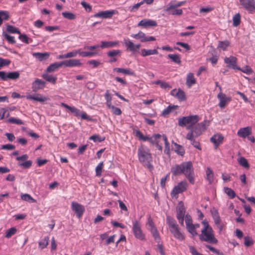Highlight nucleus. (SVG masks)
Instances as JSON below:
<instances>
[{"label": "nucleus", "instance_id": "obj_8", "mask_svg": "<svg viewBox=\"0 0 255 255\" xmlns=\"http://www.w3.org/2000/svg\"><path fill=\"white\" fill-rule=\"evenodd\" d=\"M132 231L135 238L141 241L145 240V235L141 229V224L139 221H132Z\"/></svg>", "mask_w": 255, "mask_h": 255}, {"label": "nucleus", "instance_id": "obj_60", "mask_svg": "<svg viewBox=\"0 0 255 255\" xmlns=\"http://www.w3.org/2000/svg\"><path fill=\"white\" fill-rule=\"evenodd\" d=\"M245 239V242L244 244L245 246L247 247H249L254 244V241L252 240V239L249 236H246L244 238Z\"/></svg>", "mask_w": 255, "mask_h": 255}, {"label": "nucleus", "instance_id": "obj_11", "mask_svg": "<svg viewBox=\"0 0 255 255\" xmlns=\"http://www.w3.org/2000/svg\"><path fill=\"white\" fill-rule=\"evenodd\" d=\"M209 121H204L193 127L189 132H192L193 134H194L195 137H198L201 135L203 132L209 126Z\"/></svg>", "mask_w": 255, "mask_h": 255}, {"label": "nucleus", "instance_id": "obj_64", "mask_svg": "<svg viewBox=\"0 0 255 255\" xmlns=\"http://www.w3.org/2000/svg\"><path fill=\"white\" fill-rule=\"evenodd\" d=\"M87 64L92 65V68H95L98 67L101 64V63L96 60H91L87 62Z\"/></svg>", "mask_w": 255, "mask_h": 255}, {"label": "nucleus", "instance_id": "obj_46", "mask_svg": "<svg viewBox=\"0 0 255 255\" xmlns=\"http://www.w3.org/2000/svg\"><path fill=\"white\" fill-rule=\"evenodd\" d=\"M237 70L242 71V72L246 73L248 75H251L253 74V70L251 68V67L249 66H246L245 67H243L242 68L238 67Z\"/></svg>", "mask_w": 255, "mask_h": 255}, {"label": "nucleus", "instance_id": "obj_54", "mask_svg": "<svg viewBox=\"0 0 255 255\" xmlns=\"http://www.w3.org/2000/svg\"><path fill=\"white\" fill-rule=\"evenodd\" d=\"M6 30L8 32L11 33L20 34V32L18 28L10 25H8L7 26Z\"/></svg>", "mask_w": 255, "mask_h": 255}, {"label": "nucleus", "instance_id": "obj_3", "mask_svg": "<svg viewBox=\"0 0 255 255\" xmlns=\"http://www.w3.org/2000/svg\"><path fill=\"white\" fill-rule=\"evenodd\" d=\"M137 155L139 162L143 166L149 170L152 169L153 166L151 164L152 157L148 147L144 145L140 146L138 148Z\"/></svg>", "mask_w": 255, "mask_h": 255}, {"label": "nucleus", "instance_id": "obj_9", "mask_svg": "<svg viewBox=\"0 0 255 255\" xmlns=\"http://www.w3.org/2000/svg\"><path fill=\"white\" fill-rule=\"evenodd\" d=\"M186 227L188 232L190 233L193 237L198 235L197 229L200 226L199 224H193L191 217L189 215H186L185 217Z\"/></svg>", "mask_w": 255, "mask_h": 255}, {"label": "nucleus", "instance_id": "obj_34", "mask_svg": "<svg viewBox=\"0 0 255 255\" xmlns=\"http://www.w3.org/2000/svg\"><path fill=\"white\" fill-rule=\"evenodd\" d=\"M62 66V61L51 64L46 69L47 72H54Z\"/></svg>", "mask_w": 255, "mask_h": 255}, {"label": "nucleus", "instance_id": "obj_26", "mask_svg": "<svg viewBox=\"0 0 255 255\" xmlns=\"http://www.w3.org/2000/svg\"><path fill=\"white\" fill-rule=\"evenodd\" d=\"M195 137L194 134H193L192 132H189L186 136V139L190 141L191 144L194 147L199 150H201L202 148L199 142L195 140Z\"/></svg>", "mask_w": 255, "mask_h": 255}, {"label": "nucleus", "instance_id": "obj_30", "mask_svg": "<svg viewBox=\"0 0 255 255\" xmlns=\"http://www.w3.org/2000/svg\"><path fill=\"white\" fill-rule=\"evenodd\" d=\"M26 98L27 100H34L40 102H44L48 100V98L43 97L40 94H37L35 96H32L30 94L26 96Z\"/></svg>", "mask_w": 255, "mask_h": 255}, {"label": "nucleus", "instance_id": "obj_40", "mask_svg": "<svg viewBox=\"0 0 255 255\" xmlns=\"http://www.w3.org/2000/svg\"><path fill=\"white\" fill-rule=\"evenodd\" d=\"M153 83L159 85L161 88L164 89H169L171 88V86L168 83L161 80L154 81Z\"/></svg>", "mask_w": 255, "mask_h": 255}, {"label": "nucleus", "instance_id": "obj_1", "mask_svg": "<svg viewBox=\"0 0 255 255\" xmlns=\"http://www.w3.org/2000/svg\"><path fill=\"white\" fill-rule=\"evenodd\" d=\"M171 172L174 176L183 174L191 184H194L195 183L194 168L191 161L184 162L180 164H175L172 166Z\"/></svg>", "mask_w": 255, "mask_h": 255}, {"label": "nucleus", "instance_id": "obj_32", "mask_svg": "<svg viewBox=\"0 0 255 255\" xmlns=\"http://www.w3.org/2000/svg\"><path fill=\"white\" fill-rule=\"evenodd\" d=\"M113 71L114 72H116L117 73H123L125 75H130V76H134L135 73L134 72L129 68H115L113 69Z\"/></svg>", "mask_w": 255, "mask_h": 255}, {"label": "nucleus", "instance_id": "obj_10", "mask_svg": "<svg viewBox=\"0 0 255 255\" xmlns=\"http://www.w3.org/2000/svg\"><path fill=\"white\" fill-rule=\"evenodd\" d=\"M61 106L64 107L69 110L71 113L74 114V116L77 117H81L82 120H86L88 121H91V118L88 116L85 112L81 111L79 109L75 107H71L66 104L61 103Z\"/></svg>", "mask_w": 255, "mask_h": 255}, {"label": "nucleus", "instance_id": "obj_21", "mask_svg": "<svg viewBox=\"0 0 255 255\" xmlns=\"http://www.w3.org/2000/svg\"><path fill=\"white\" fill-rule=\"evenodd\" d=\"M224 62L227 64L228 67H232L234 69H237V58L236 57L230 56V57H226L224 58Z\"/></svg>", "mask_w": 255, "mask_h": 255}, {"label": "nucleus", "instance_id": "obj_61", "mask_svg": "<svg viewBox=\"0 0 255 255\" xmlns=\"http://www.w3.org/2000/svg\"><path fill=\"white\" fill-rule=\"evenodd\" d=\"M174 109H175L174 106H169L168 107H167L166 109H165L162 111V115L163 116H166L168 115V114H169L171 112V111Z\"/></svg>", "mask_w": 255, "mask_h": 255}, {"label": "nucleus", "instance_id": "obj_43", "mask_svg": "<svg viewBox=\"0 0 255 255\" xmlns=\"http://www.w3.org/2000/svg\"><path fill=\"white\" fill-rule=\"evenodd\" d=\"M9 19V12L7 11H0V26L2 23L3 20H7Z\"/></svg>", "mask_w": 255, "mask_h": 255}, {"label": "nucleus", "instance_id": "obj_16", "mask_svg": "<svg viewBox=\"0 0 255 255\" xmlns=\"http://www.w3.org/2000/svg\"><path fill=\"white\" fill-rule=\"evenodd\" d=\"M118 13V12L116 10L101 11L95 14L94 17L102 18H111L114 14Z\"/></svg>", "mask_w": 255, "mask_h": 255}, {"label": "nucleus", "instance_id": "obj_13", "mask_svg": "<svg viewBox=\"0 0 255 255\" xmlns=\"http://www.w3.org/2000/svg\"><path fill=\"white\" fill-rule=\"evenodd\" d=\"M187 187L188 184L186 181L180 182L171 191V196L173 198L178 194L183 193L187 190Z\"/></svg>", "mask_w": 255, "mask_h": 255}, {"label": "nucleus", "instance_id": "obj_41", "mask_svg": "<svg viewBox=\"0 0 255 255\" xmlns=\"http://www.w3.org/2000/svg\"><path fill=\"white\" fill-rule=\"evenodd\" d=\"M150 226L151 227V232L153 237L155 240H156L157 242H159L160 240V236L157 229L154 226H153L151 223L150 224Z\"/></svg>", "mask_w": 255, "mask_h": 255}, {"label": "nucleus", "instance_id": "obj_36", "mask_svg": "<svg viewBox=\"0 0 255 255\" xmlns=\"http://www.w3.org/2000/svg\"><path fill=\"white\" fill-rule=\"evenodd\" d=\"M158 53V52L156 49H142L140 51V54L143 57H145L151 55L157 54Z\"/></svg>", "mask_w": 255, "mask_h": 255}, {"label": "nucleus", "instance_id": "obj_63", "mask_svg": "<svg viewBox=\"0 0 255 255\" xmlns=\"http://www.w3.org/2000/svg\"><path fill=\"white\" fill-rule=\"evenodd\" d=\"M230 42L226 40L224 41H220L219 42V47L222 48L223 50H226L227 47L229 46Z\"/></svg>", "mask_w": 255, "mask_h": 255}, {"label": "nucleus", "instance_id": "obj_42", "mask_svg": "<svg viewBox=\"0 0 255 255\" xmlns=\"http://www.w3.org/2000/svg\"><path fill=\"white\" fill-rule=\"evenodd\" d=\"M105 98L106 101V104L107 107L112 105V96L110 93V90H106L105 94Z\"/></svg>", "mask_w": 255, "mask_h": 255}, {"label": "nucleus", "instance_id": "obj_17", "mask_svg": "<svg viewBox=\"0 0 255 255\" xmlns=\"http://www.w3.org/2000/svg\"><path fill=\"white\" fill-rule=\"evenodd\" d=\"M218 99L219 100V106L221 109L224 108L227 104L232 101L231 97H227L225 94L220 92L217 96Z\"/></svg>", "mask_w": 255, "mask_h": 255}, {"label": "nucleus", "instance_id": "obj_18", "mask_svg": "<svg viewBox=\"0 0 255 255\" xmlns=\"http://www.w3.org/2000/svg\"><path fill=\"white\" fill-rule=\"evenodd\" d=\"M124 42L127 48V50L131 51L133 53L139 50L140 47V45L139 44H134L128 39H125Z\"/></svg>", "mask_w": 255, "mask_h": 255}, {"label": "nucleus", "instance_id": "obj_44", "mask_svg": "<svg viewBox=\"0 0 255 255\" xmlns=\"http://www.w3.org/2000/svg\"><path fill=\"white\" fill-rule=\"evenodd\" d=\"M145 34L143 32L140 31L137 34H133L131 35V36L135 39H140V41L142 42H144V41H142L145 39Z\"/></svg>", "mask_w": 255, "mask_h": 255}, {"label": "nucleus", "instance_id": "obj_2", "mask_svg": "<svg viewBox=\"0 0 255 255\" xmlns=\"http://www.w3.org/2000/svg\"><path fill=\"white\" fill-rule=\"evenodd\" d=\"M202 224L203 227L201 230V233L199 235V239L201 241L216 244L218 241L215 238L214 231L208 221L204 220L202 222Z\"/></svg>", "mask_w": 255, "mask_h": 255}, {"label": "nucleus", "instance_id": "obj_62", "mask_svg": "<svg viewBox=\"0 0 255 255\" xmlns=\"http://www.w3.org/2000/svg\"><path fill=\"white\" fill-rule=\"evenodd\" d=\"M32 164V161L31 160H26L25 162H23L21 163H19L18 165L24 168H30Z\"/></svg>", "mask_w": 255, "mask_h": 255}, {"label": "nucleus", "instance_id": "obj_25", "mask_svg": "<svg viewBox=\"0 0 255 255\" xmlns=\"http://www.w3.org/2000/svg\"><path fill=\"white\" fill-rule=\"evenodd\" d=\"M224 136L220 133L213 135L210 138V141L214 143L215 148H217L219 145L222 143Z\"/></svg>", "mask_w": 255, "mask_h": 255}, {"label": "nucleus", "instance_id": "obj_51", "mask_svg": "<svg viewBox=\"0 0 255 255\" xmlns=\"http://www.w3.org/2000/svg\"><path fill=\"white\" fill-rule=\"evenodd\" d=\"M185 209L183 204L179 205L177 210V217H184Z\"/></svg>", "mask_w": 255, "mask_h": 255}, {"label": "nucleus", "instance_id": "obj_23", "mask_svg": "<svg viewBox=\"0 0 255 255\" xmlns=\"http://www.w3.org/2000/svg\"><path fill=\"white\" fill-rule=\"evenodd\" d=\"M46 85V82L41 79L36 78L32 83V89L33 91L37 92L40 89H43Z\"/></svg>", "mask_w": 255, "mask_h": 255}, {"label": "nucleus", "instance_id": "obj_28", "mask_svg": "<svg viewBox=\"0 0 255 255\" xmlns=\"http://www.w3.org/2000/svg\"><path fill=\"white\" fill-rule=\"evenodd\" d=\"M252 133V128L250 127H247L243 128H241L239 129L237 134L239 136L242 138H246Z\"/></svg>", "mask_w": 255, "mask_h": 255}, {"label": "nucleus", "instance_id": "obj_59", "mask_svg": "<svg viewBox=\"0 0 255 255\" xmlns=\"http://www.w3.org/2000/svg\"><path fill=\"white\" fill-rule=\"evenodd\" d=\"M62 15L65 18L70 20L74 19L76 18L75 15L70 12H62Z\"/></svg>", "mask_w": 255, "mask_h": 255}, {"label": "nucleus", "instance_id": "obj_47", "mask_svg": "<svg viewBox=\"0 0 255 255\" xmlns=\"http://www.w3.org/2000/svg\"><path fill=\"white\" fill-rule=\"evenodd\" d=\"M168 57L175 63L177 64L181 63V58L179 54H169L168 55Z\"/></svg>", "mask_w": 255, "mask_h": 255}, {"label": "nucleus", "instance_id": "obj_56", "mask_svg": "<svg viewBox=\"0 0 255 255\" xmlns=\"http://www.w3.org/2000/svg\"><path fill=\"white\" fill-rule=\"evenodd\" d=\"M2 35L6 39V40L10 43L13 44L15 43L14 37L11 36L5 32L2 33Z\"/></svg>", "mask_w": 255, "mask_h": 255}, {"label": "nucleus", "instance_id": "obj_50", "mask_svg": "<svg viewBox=\"0 0 255 255\" xmlns=\"http://www.w3.org/2000/svg\"><path fill=\"white\" fill-rule=\"evenodd\" d=\"M233 25L235 27L239 26L241 23V15L239 13L236 14L233 18Z\"/></svg>", "mask_w": 255, "mask_h": 255}, {"label": "nucleus", "instance_id": "obj_48", "mask_svg": "<svg viewBox=\"0 0 255 255\" xmlns=\"http://www.w3.org/2000/svg\"><path fill=\"white\" fill-rule=\"evenodd\" d=\"M7 122L8 123L16 124L18 125H21L24 124V122L18 119H16L13 117H11L7 120Z\"/></svg>", "mask_w": 255, "mask_h": 255}, {"label": "nucleus", "instance_id": "obj_19", "mask_svg": "<svg viewBox=\"0 0 255 255\" xmlns=\"http://www.w3.org/2000/svg\"><path fill=\"white\" fill-rule=\"evenodd\" d=\"M170 94L180 101H184L186 100V94L181 89H174L172 90L170 92Z\"/></svg>", "mask_w": 255, "mask_h": 255}, {"label": "nucleus", "instance_id": "obj_37", "mask_svg": "<svg viewBox=\"0 0 255 255\" xmlns=\"http://www.w3.org/2000/svg\"><path fill=\"white\" fill-rule=\"evenodd\" d=\"M49 238L48 236L44 237L43 239L38 242V247L41 250L46 248L49 244Z\"/></svg>", "mask_w": 255, "mask_h": 255}, {"label": "nucleus", "instance_id": "obj_24", "mask_svg": "<svg viewBox=\"0 0 255 255\" xmlns=\"http://www.w3.org/2000/svg\"><path fill=\"white\" fill-rule=\"evenodd\" d=\"M137 25L138 26H143L145 28L155 27L157 26V22L152 19H143L138 22Z\"/></svg>", "mask_w": 255, "mask_h": 255}, {"label": "nucleus", "instance_id": "obj_27", "mask_svg": "<svg viewBox=\"0 0 255 255\" xmlns=\"http://www.w3.org/2000/svg\"><path fill=\"white\" fill-rule=\"evenodd\" d=\"M4 76L3 81H7L8 80H15L19 78V73L17 71L10 72H5L4 71Z\"/></svg>", "mask_w": 255, "mask_h": 255}, {"label": "nucleus", "instance_id": "obj_5", "mask_svg": "<svg viewBox=\"0 0 255 255\" xmlns=\"http://www.w3.org/2000/svg\"><path fill=\"white\" fill-rule=\"evenodd\" d=\"M148 141L152 144H155L160 151H162V149L161 141H164L165 144L164 152L166 154L169 153L170 145L167 136L163 134L161 135L159 134H154L152 137H149Z\"/></svg>", "mask_w": 255, "mask_h": 255}, {"label": "nucleus", "instance_id": "obj_57", "mask_svg": "<svg viewBox=\"0 0 255 255\" xmlns=\"http://www.w3.org/2000/svg\"><path fill=\"white\" fill-rule=\"evenodd\" d=\"M226 193L231 198L233 199L236 196V193L235 191L231 188L229 187H225L224 188Z\"/></svg>", "mask_w": 255, "mask_h": 255}, {"label": "nucleus", "instance_id": "obj_53", "mask_svg": "<svg viewBox=\"0 0 255 255\" xmlns=\"http://www.w3.org/2000/svg\"><path fill=\"white\" fill-rule=\"evenodd\" d=\"M103 166V162H101L96 167V174L97 176L100 177L101 176Z\"/></svg>", "mask_w": 255, "mask_h": 255}, {"label": "nucleus", "instance_id": "obj_22", "mask_svg": "<svg viewBox=\"0 0 255 255\" xmlns=\"http://www.w3.org/2000/svg\"><path fill=\"white\" fill-rule=\"evenodd\" d=\"M62 66L64 65L65 67H73L75 66H80L82 65V63L80 62L79 59H71L69 60H66L62 61Z\"/></svg>", "mask_w": 255, "mask_h": 255}, {"label": "nucleus", "instance_id": "obj_15", "mask_svg": "<svg viewBox=\"0 0 255 255\" xmlns=\"http://www.w3.org/2000/svg\"><path fill=\"white\" fill-rule=\"evenodd\" d=\"M71 209L75 212L76 217L78 218H80L83 216L85 211V207L83 205L76 202H72Z\"/></svg>", "mask_w": 255, "mask_h": 255}, {"label": "nucleus", "instance_id": "obj_33", "mask_svg": "<svg viewBox=\"0 0 255 255\" xmlns=\"http://www.w3.org/2000/svg\"><path fill=\"white\" fill-rule=\"evenodd\" d=\"M196 83V80L192 73H189L187 75L186 84L188 88H191Z\"/></svg>", "mask_w": 255, "mask_h": 255}, {"label": "nucleus", "instance_id": "obj_7", "mask_svg": "<svg viewBox=\"0 0 255 255\" xmlns=\"http://www.w3.org/2000/svg\"><path fill=\"white\" fill-rule=\"evenodd\" d=\"M98 53L95 51H82V49L73 50L65 54L59 55L58 58L59 59L69 58L76 57L77 54L82 57H92L97 55Z\"/></svg>", "mask_w": 255, "mask_h": 255}, {"label": "nucleus", "instance_id": "obj_4", "mask_svg": "<svg viewBox=\"0 0 255 255\" xmlns=\"http://www.w3.org/2000/svg\"><path fill=\"white\" fill-rule=\"evenodd\" d=\"M166 223L168 225L170 232L175 239L180 241H183L185 240L184 234L180 231V229L174 219L170 216H167Z\"/></svg>", "mask_w": 255, "mask_h": 255}, {"label": "nucleus", "instance_id": "obj_38", "mask_svg": "<svg viewBox=\"0 0 255 255\" xmlns=\"http://www.w3.org/2000/svg\"><path fill=\"white\" fill-rule=\"evenodd\" d=\"M206 179L210 184L214 181V173L210 167H207L206 170Z\"/></svg>", "mask_w": 255, "mask_h": 255}, {"label": "nucleus", "instance_id": "obj_35", "mask_svg": "<svg viewBox=\"0 0 255 255\" xmlns=\"http://www.w3.org/2000/svg\"><path fill=\"white\" fill-rule=\"evenodd\" d=\"M33 56L39 61H42L43 60L48 59L50 56L48 52H35L32 54Z\"/></svg>", "mask_w": 255, "mask_h": 255}, {"label": "nucleus", "instance_id": "obj_45", "mask_svg": "<svg viewBox=\"0 0 255 255\" xmlns=\"http://www.w3.org/2000/svg\"><path fill=\"white\" fill-rule=\"evenodd\" d=\"M238 163L240 165L246 168H249L250 167V164L248 163V160L244 157H241L238 159Z\"/></svg>", "mask_w": 255, "mask_h": 255}, {"label": "nucleus", "instance_id": "obj_14", "mask_svg": "<svg viewBox=\"0 0 255 255\" xmlns=\"http://www.w3.org/2000/svg\"><path fill=\"white\" fill-rule=\"evenodd\" d=\"M240 3L242 7L249 13H253L255 12V0H240Z\"/></svg>", "mask_w": 255, "mask_h": 255}, {"label": "nucleus", "instance_id": "obj_20", "mask_svg": "<svg viewBox=\"0 0 255 255\" xmlns=\"http://www.w3.org/2000/svg\"><path fill=\"white\" fill-rule=\"evenodd\" d=\"M212 217L215 224L217 225L220 231H221L224 228V224L222 222L219 214L217 210L211 211Z\"/></svg>", "mask_w": 255, "mask_h": 255}, {"label": "nucleus", "instance_id": "obj_6", "mask_svg": "<svg viewBox=\"0 0 255 255\" xmlns=\"http://www.w3.org/2000/svg\"><path fill=\"white\" fill-rule=\"evenodd\" d=\"M199 120L197 115L183 117L178 119V125L182 127L186 126L187 129L190 130Z\"/></svg>", "mask_w": 255, "mask_h": 255}, {"label": "nucleus", "instance_id": "obj_31", "mask_svg": "<svg viewBox=\"0 0 255 255\" xmlns=\"http://www.w3.org/2000/svg\"><path fill=\"white\" fill-rule=\"evenodd\" d=\"M42 77L47 82L51 83L52 84H55L57 80L56 76H54L51 74H49L48 72L43 73Z\"/></svg>", "mask_w": 255, "mask_h": 255}, {"label": "nucleus", "instance_id": "obj_58", "mask_svg": "<svg viewBox=\"0 0 255 255\" xmlns=\"http://www.w3.org/2000/svg\"><path fill=\"white\" fill-rule=\"evenodd\" d=\"M121 51L120 50H113L109 51L107 55L110 57H115L116 56L120 55Z\"/></svg>", "mask_w": 255, "mask_h": 255}, {"label": "nucleus", "instance_id": "obj_52", "mask_svg": "<svg viewBox=\"0 0 255 255\" xmlns=\"http://www.w3.org/2000/svg\"><path fill=\"white\" fill-rule=\"evenodd\" d=\"M21 198L22 200L29 202L30 203L36 202V200L34 199L29 194H24L22 195Z\"/></svg>", "mask_w": 255, "mask_h": 255}, {"label": "nucleus", "instance_id": "obj_12", "mask_svg": "<svg viewBox=\"0 0 255 255\" xmlns=\"http://www.w3.org/2000/svg\"><path fill=\"white\" fill-rule=\"evenodd\" d=\"M119 42L118 41H103L101 42V44L100 46L99 45H95L93 46H85L84 47V49L85 50H95L99 47H101L102 48H111L114 47L118 45H119Z\"/></svg>", "mask_w": 255, "mask_h": 255}, {"label": "nucleus", "instance_id": "obj_29", "mask_svg": "<svg viewBox=\"0 0 255 255\" xmlns=\"http://www.w3.org/2000/svg\"><path fill=\"white\" fill-rule=\"evenodd\" d=\"M186 3V1H171L166 6L165 11H169L171 9L177 8L182 5H183Z\"/></svg>", "mask_w": 255, "mask_h": 255}, {"label": "nucleus", "instance_id": "obj_49", "mask_svg": "<svg viewBox=\"0 0 255 255\" xmlns=\"http://www.w3.org/2000/svg\"><path fill=\"white\" fill-rule=\"evenodd\" d=\"M17 230L15 227H12L7 230L5 233V237L6 238H10L13 235L15 234Z\"/></svg>", "mask_w": 255, "mask_h": 255}, {"label": "nucleus", "instance_id": "obj_55", "mask_svg": "<svg viewBox=\"0 0 255 255\" xmlns=\"http://www.w3.org/2000/svg\"><path fill=\"white\" fill-rule=\"evenodd\" d=\"M109 109H111L112 111V112L114 114L116 115H121L122 114V111L121 110L117 107H115L113 105H111V106H109L107 107Z\"/></svg>", "mask_w": 255, "mask_h": 255}, {"label": "nucleus", "instance_id": "obj_39", "mask_svg": "<svg viewBox=\"0 0 255 255\" xmlns=\"http://www.w3.org/2000/svg\"><path fill=\"white\" fill-rule=\"evenodd\" d=\"M134 133L135 134V136L137 137L139 140H142V141H147L149 140V136H144L142 133L138 129L134 130Z\"/></svg>", "mask_w": 255, "mask_h": 255}]
</instances>
